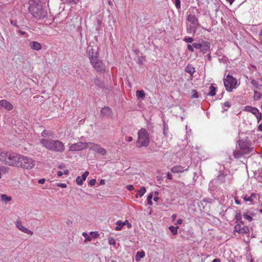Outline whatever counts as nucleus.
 Returning a JSON list of instances; mask_svg holds the SVG:
<instances>
[{"mask_svg":"<svg viewBox=\"0 0 262 262\" xmlns=\"http://www.w3.org/2000/svg\"><path fill=\"white\" fill-rule=\"evenodd\" d=\"M168 130V125L166 123L164 122V125H163V133L166 136Z\"/></svg>","mask_w":262,"mask_h":262,"instance_id":"nucleus-43","label":"nucleus"},{"mask_svg":"<svg viewBox=\"0 0 262 262\" xmlns=\"http://www.w3.org/2000/svg\"><path fill=\"white\" fill-rule=\"evenodd\" d=\"M95 183H96L95 179H92L89 182V184L91 186H94L95 184Z\"/></svg>","mask_w":262,"mask_h":262,"instance_id":"nucleus-54","label":"nucleus"},{"mask_svg":"<svg viewBox=\"0 0 262 262\" xmlns=\"http://www.w3.org/2000/svg\"><path fill=\"white\" fill-rule=\"evenodd\" d=\"M258 129L259 131L262 132V124H260L258 125Z\"/></svg>","mask_w":262,"mask_h":262,"instance_id":"nucleus-64","label":"nucleus"},{"mask_svg":"<svg viewBox=\"0 0 262 262\" xmlns=\"http://www.w3.org/2000/svg\"><path fill=\"white\" fill-rule=\"evenodd\" d=\"M192 96L191 97L192 98H197L199 97L197 91L195 90H192L191 91Z\"/></svg>","mask_w":262,"mask_h":262,"instance_id":"nucleus-41","label":"nucleus"},{"mask_svg":"<svg viewBox=\"0 0 262 262\" xmlns=\"http://www.w3.org/2000/svg\"><path fill=\"white\" fill-rule=\"evenodd\" d=\"M243 217L244 219L247 220L249 221V222H251L253 220L252 217L248 214H243Z\"/></svg>","mask_w":262,"mask_h":262,"instance_id":"nucleus-46","label":"nucleus"},{"mask_svg":"<svg viewBox=\"0 0 262 262\" xmlns=\"http://www.w3.org/2000/svg\"><path fill=\"white\" fill-rule=\"evenodd\" d=\"M189 167L188 166L187 168H185L180 165H177L173 166L171 168V171L173 173H179L182 172L184 171L188 170Z\"/></svg>","mask_w":262,"mask_h":262,"instance_id":"nucleus-18","label":"nucleus"},{"mask_svg":"<svg viewBox=\"0 0 262 262\" xmlns=\"http://www.w3.org/2000/svg\"><path fill=\"white\" fill-rule=\"evenodd\" d=\"M200 50L204 54L206 53L210 47V42L207 41H205L202 39L200 40Z\"/></svg>","mask_w":262,"mask_h":262,"instance_id":"nucleus-12","label":"nucleus"},{"mask_svg":"<svg viewBox=\"0 0 262 262\" xmlns=\"http://www.w3.org/2000/svg\"><path fill=\"white\" fill-rule=\"evenodd\" d=\"M82 235L85 237V242L90 241L92 239V237H90L86 232H83Z\"/></svg>","mask_w":262,"mask_h":262,"instance_id":"nucleus-45","label":"nucleus"},{"mask_svg":"<svg viewBox=\"0 0 262 262\" xmlns=\"http://www.w3.org/2000/svg\"><path fill=\"white\" fill-rule=\"evenodd\" d=\"M91 63L98 59V52L97 46L89 47L87 49Z\"/></svg>","mask_w":262,"mask_h":262,"instance_id":"nucleus-7","label":"nucleus"},{"mask_svg":"<svg viewBox=\"0 0 262 262\" xmlns=\"http://www.w3.org/2000/svg\"><path fill=\"white\" fill-rule=\"evenodd\" d=\"M20 154L13 152H2L0 154V160L6 165L11 166L18 167Z\"/></svg>","mask_w":262,"mask_h":262,"instance_id":"nucleus-3","label":"nucleus"},{"mask_svg":"<svg viewBox=\"0 0 262 262\" xmlns=\"http://www.w3.org/2000/svg\"><path fill=\"white\" fill-rule=\"evenodd\" d=\"M45 179H41L38 180V183L39 184H43L45 182Z\"/></svg>","mask_w":262,"mask_h":262,"instance_id":"nucleus-60","label":"nucleus"},{"mask_svg":"<svg viewBox=\"0 0 262 262\" xmlns=\"http://www.w3.org/2000/svg\"><path fill=\"white\" fill-rule=\"evenodd\" d=\"M29 11L34 17L37 19L43 18L47 15V12L43 9L39 0H30L29 1Z\"/></svg>","mask_w":262,"mask_h":262,"instance_id":"nucleus-2","label":"nucleus"},{"mask_svg":"<svg viewBox=\"0 0 262 262\" xmlns=\"http://www.w3.org/2000/svg\"><path fill=\"white\" fill-rule=\"evenodd\" d=\"M88 148L102 156H104L107 153L105 149L101 147L99 145L94 143L89 142Z\"/></svg>","mask_w":262,"mask_h":262,"instance_id":"nucleus-8","label":"nucleus"},{"mask_svg":"<svg viewBox=\"0 0 262 262\" xmlns=\"http://www.w3.org/2000/svg\"><path fill=\"white\" fill-rule=\"evenodd\" d=\"M167 177L168 179L171 180L172 179V174L170 172H167Z\"/></svg>","mask_w":262,"mask_h":262,"instance_id":"nucleus-58","label":"nucleus"},{"mask_svg":"<svg viewBox=\"0 0 262 262\" xmlns=\"http://www.w3.org/2000/svg\"><path fill=\"white\" fill-rule=\"evenodd\" d=\"M89 143L77 142L73 144L70 146L69 150L71 151H79L88 147Z\"/></svg>","mask_w":262,"mask_h":262,"instance_id":"nucleus-9","label":"nucleus"},{"mask_svg":"<svg viewBox=\"0 0 262 262\" xmlns=\"http://www.w3.org/2000/svg\"><path fill=\"white\" fill-rule=\"evenodd\" d=\"M56 186L60 187L61 188H66L67 186V185L66 184L60 183L56 184Z\"/></svg>","mask_w":262,"mask_h":262,"instance_id":"nucleus-53","label":"nucleus"},{"mask_svg":"<svg viewBox=\"0 0 262 262\" xmlns=\"http://www.w3.org/2000/svg\"><path fill=\"white\" fill-rule=\"evenodd\" d=\"M100 113L101 115L104 117H109L111 115L112 112V110L110 107L105 106L102 108Z\"/></svg>","mask_w":262,"mask_h":262,"instance_id":"nucleus-21","label":"nucleus"},{"mask_svg":"<svg viewBox=\"0 0 262 262\" xmlns=\"http://www.w3.org/2000/svg\"><path fill=\"white\" fill-rule=\"evenodd\" d=\"M116 240L113 237H110L108 238V244L111 245H116Z\"/></svg>","mask_w":262,"mask_h":262,"instance_id":"nucleus-44","label":"nucleus"},{"mask_svg":"<svg viewBox=\"0 0 262 262\" xmlns=\"http://www.w3.org/2000/svg\"><path fill=\"white\" fill-rule=\"evenodd\" d=\"M136 96L138 98L144 99L145 97V94L143 90H137L136 92Z\"/></svg>","mask_w":262,"mask_h":262,"instance_id":"nucleus-28","label":"nucleus"},{"mask_svg":"<svg viewBox=\"0 0 262 262\" xmlns=\"http://www.w3.org/2000/svg\"><path fill=\"white\" fill-rule=\"evenodd\" d=\"M251 83L255 87L258 88V83L257 81L254 79H253L251 81Z\"/></svg>","mask_w":262,"mask_h":262,"instance_id":"nucleus-51","label":"nucleus"},{"mask_svg":"<svg viewBox=\"0 0 262 262\" xmlns=\"http://www.w3.org/2000/svg\"><path fill=\"white\" fill-rule=\"evenodd\" d=\"M116 225H117L115 227V230L116 231H119L121 229V228L124 226L126 224H127V228H130L132 227V225L129 223L128 221L127 220H125L124 222H122L121 221H118L116 222Z\"/></svg>","mask_w":262,"mask_h":262,"instance_id":"nucleus-17","label":"nucleus"},{"mask_svg":"<svg viewBox=\"0 0 262 262\" xmlns=\"http://www.w3.org/2000/svg\"><path fill=\"white\" fill-rule=\"evenodd\" d=\"M209 90L210 92L208 93V95L211 96H214L215 95L216 88L214 86L211 85L209 87Z\"/></svg>","mask_w":262,"mask_h":262,"instance_id":"nucleus-32","label":"nucleus"},{"mask_svg":"<svg viewBox=\"0 0 262 262\" xmlns=\"http://www.w3.org/2000/svg\"><path fill=\"white\" fill-rule=\"evenodd\" d=\"M29 47L34 50L39 51L41 48V45L37 41H30Z\"/></svg>","mask_w":262,"mask_h":262,"instance_id":"nucleus-19","label":"nucleus"},{"mask_svg":"<svg viewBox=\"0 0 262 262\" xmlns=\"http://www.w3.org/2000/svg\"><path fill=\"white\" fill-rule=\"evenodd\" d=\"M41 135L42 137H43L44 138L50 137L52 136V133L51 131H48V130H44L41 133Z\"/></svg>","mask_w":262,"mask_h":262,"instance_id":"nucleus-31","label":"nucleus"},{"mask_svg":"<svg viewBox=\"0 0 262 262\" xmlns=\"http://www.w3.org/2000/svg\"><path fill=\"white\" fill-rule=\"evenodd\" d=\"M10 23L13 26L18 27V26L17 25V21L16 20H10Z\"/></svg>","mask_w":262,"mask_h":262,"instance_id":"nucleus-56","label":"nucleus"},{"mask_svg":"<svg viewBox=\"0 0 262 262\" xmlns=\"http://www.w3.org/2000/svg\"><path fill=\"white\" fill-rule=\"evenodd\" d=\"M126 187L129 191H131V190H133L134 189V186L132 185H127Z\"/></svg>","mask_w":262,"mask_h":262,"instance_id":"nucleus-57","label":"nucleus"},{"mask_svg":"<svg viewBox=\"0 0 262 262\" xmlns=\"http://www.w3.org/2000/svg\"><path fill=\"white\" fill-rule=\"evenodd\" d=\"M183 220L182 219H179L176 223V224L180 225L182 223Z\"/></svg>","mask_w":262,"mask_h":262,"instance_id":"nucleus-62","label":"nucleus"},{"mask_svg":"<svg viewBox=\"0 0 262 262\" xmlns=\"http://www.w3.org/2000/svg\"><path fill=\"white\" fill-rule=\"evenodd\" d=\"M90 234L92 236V237L94 238H96L99 236V234L97 232H91Z\"/></svg>","mask_w":262,"mask_h":262,"instance_id":"nucleus-48","label":"nucleus"},{"mask_svg":"<svg viewBox=\"0 0 262 262\" xmlns=\"http://www.w3.org/2000/svg\"><path fill=\"white\" fill-rule=\"evenodd\" d=\"M40 143L43 147L52 151L62 152L65 150L64 144L58 140L42 138L40 140Z\"/></svg>","mask_w":262,"mask_h":262,"instance_id":"nucleus-1","label":"nucleus"},{"mask_svg":"<svg viewBox=\"0 0 262 262\" xmlns=\"http://www.w3.org/2000/svg\"><path fill=\"white\" fill-rule=\"evenodd\" d=\"M4 108L7 111H11L13 108V105L6 100L0 101V109Z\"/></svg>","mask_w":262,"mask_h":262,"instance_id":"nucleus-14","label":"nucleus"},{"mask_svg":"<svg viewBox=\"0 0 262 262\" xmlns=\"http://www.w3.org/2000/svg\"><path fill=\"white\" fill-rule=\"evenodd\" d=\"M187 20L191 23L192 25H199L198 20L194 15L191 14H189L187 16Z\"/></svg>","mask_w":262,"mask_h":262,"instance_id":"nucleus-20","label":"nucleus"},{"mask_svg":"<svg viewBox=\"0 0 262 262\" xmlns=\"http://www.w3.org/2000/svg\"><path fill=\"white\" fill-rule=\"evenodd\" d=\"M36 161L32 158L20 155L18 167L26 169H31L34 167Z\"/></svg>","mask_w":262,"mask_h":262,"instance_id":"nucleus-4","label":"nucleus"},{"mask_svg":"<svg viewBox=\"0 0 262 262\" xmlns=\"http://www.w3.org/2000/svg\"><path fill=\"white\" fill-rule=\"evenodd\" d=\"M187 50L190 52L194 51V49H193V47L192 45H191L190 44L187 45Z\"/></svg>","mask_w":262,"mask_h":262,"instance_id":"nucleus-52","label":"nucleus"},{"mask_svg":"<svg viewBox=\"0 0 262 262\" xmlns=\"http://www.w3.org/2000/svg\"><path fill=\"white\" fill-rule=\"evenodd\" d=\"M178 228V226L174 227L173 226H170L169 227V230L172 233L173 235H175L177 233V230Z\"/></svg>","mask_w":262,"mask_h":262,"instance_id":"nucleus-35","label":"nucleus"},{"mask_svg":"<svg viewBox=\"0 0 262 262\" xmlns=\"http://www.w3.org/2000/svg\"><path fill=\"white\" fill-rule=\"evenodd\" d=\"M145 256V252L143 251H138L136 255V260H139L141 258Z\"/></svg>","mask_w":262,"mask_h":262,"instance_id":"nucleus-29","label":"nucleus"},{"mask_svg":"<svg viewBox=\"0 0 262 262\" xmlns=\"http://www.w3.org/2000/svg\"><path fill=\"white\" fill-rule=\"evenodd\" d=\"M262 97V94L256 91H254V98L256 99H260Z\"/></svg>","mask_w":262,"mask_h":262,"instance_id":"nucleus-39","label":"nucleus"},{"mask_svg":"<svg viewBox=\"0 0 262 262\" xmlns=\"http://www.w3.org/2000/svg\"><path fill=\"white\" fill-rule=\"evenodd\" d=\"M64 4H69L71 5H76L78 3L80 0H60Z\"/></svg>","mask_w":262,"mask_h":262,"instance_id":"nucleus-30","label":"nucleus"},{"mask_svg":"<svg viewBox=\"0 0 262 262\" xmlns=\"http://www.w3.org/2000/svg\"><path fill=\"white\" fill-rule=\"evenodd\" d=\"M234 231L243 234L245 233H248L249 232V230L248 227L246 226H241V225L237 224L234 227Z\"/></svg>","mask_w":262,"mask_h":262,"instance_id":"nucleus-13","label":"nucleus"},{"mask_svg":"<svg viewBox=\"0 0 262 262\" xmlns=\"http://www.w3.org/2000/svg\"><path fill=\"white\" fill-rule=\"evenodd\" d=\"M93 67L98 72H103L105 70V65L103 63L101 60H95L94 62L91 63Z\"/></svg>","mask_w":262,"mask_h":262,"instance_id":"nucleus-11","label":"nucleus"},{"mask_svg":"<svg viewBox=\"0 0 262 262\" xmlns=\"http://www.w3.org/2000/svg\"><path fill=\"white\" fill-rule=\"evenodd\" d=\"M227 177V174H224V173H222L219 175L217 178L213 180L211 183H215L217 185L221 184L222 183H224L226 182V177Z\"/></svg>","mask_w":262,"mask_h":262,"instance_id":"nucleus-15","label":"nucleus"},{"mask_svg":"<svg viewBox=\"0 0 262 262\" xmlns=\"http://www.w3.org/2000/svg\"><path fill=\"white\" fill-rule=\"evenodd\" d=\"M255 116L257 119V121L259 122V121L261 119V114L258 112V114Z\"/></svg>","mask_w":262,"mask_h":262,"instance_id":"nucleus-55","label":"nucleus"},{"mask_svg":"<svg viewBox=\"0 0 262 262\" xmlns=\"http://www.w3.org/2000/svg\"><path fill=\"white\" fill-rule=\"evenodd\" d=\"M242 219V215L241 213L240 212H236L235 217L236 222H241Z\"/></svg>","mask_w":262,"mask_h":262,"instance_id":"nucleus-34","label":"nucleus"},{"mask_svg":"<svg viewBox=\"0 0 262 262\" xmlns=\"http://www.w3.org/2000/svg\"><path fill=\"white\" fill-rule=\"evenodd\" d=\"M174 4H175L176 7L177 9H180V7H181V2H180V0H175Z\"/></svg>","mask_w":262,"mask_h":262,"instance_id":"nucleus-47","label":"nucleus"},{"mask_svg":"<svg viewBox=\"0 0 262 262\" xmlns=\"http://www.w3.org/2000/svg\"><path fill=\"white\" fill-rule=\"evenodd\" d=\"M198 25H190L187 26V32L189 34L192 33L193 35L196 33Z\"/></svg>","mask_w":262,"mask_h":262,"instance_id":"nucleus-23","label":"nucleus"},{"mask_svg":"<svg viewBox=\"0 0 262 262\" xmlns=\"http://www.w3.org/2000/svg\"><path fill=\"white\" fill-rule=\"evenodd\" d=\"M223 105H224V106L225 107H227V108H229V107H230V103H229L228 101H226V102H225L224 103V104H223Z\"/></svg>","mask_w":262,"mask_h":262,"instance_id":"nucleus-59","label":"nucleus"},{"mask_svg":"<svg viewBox=\"0 0 262 262\" xmlns=\"http://www.w3.org/2000/svg\"><path fill=\"white\" fill-rule=\"evenodd\" d=\"M12 198L10 196H7L6 194H2L1 195V200L5 202V204L10 201Z\"/></svg>","mask_w":262,"mask_h":262,"instance_id":"nucleus-25","label":"nucleus"},{"mask_svg":"<svg viewBox=\"0 0 262 262\" xmlns=\"http://www.w3.org/2000/svg\"><path fill=\"white\" fill-rule=\"evenodd\" d=\"M238 145L241 148V154L243 155L248 154L253 150V148L249 147L247 143L244 140H239Z\"/></svg>","mask_w":262,"mask_h":262,"instance_id":"nucleus-10","label":"nucleus"},{"mask_svg":"<svg viewBox=\"0 0 262 262\" xmlns=\"http://www.w3.org/2000/svg\"><path fill=\"white\" fill-rule=\"evenodd\" d=\"M183 40L186 43H192L193 41V38L190 37H185Z\"/></svg>","mask_w":262,"mask_h":262,"instance_id":"nucleus-38","label":"nucleus"},{"mask_svg":"<svg viewBox=\"0 0 262 262\" xmlns=\"http://www.w3.org/2000/svg\"><path fill=\"white\" fill-rule=\"evenodd\" d=\"M95 84L100 88H102L104 86L103 82L98 78H95L94 80Z\"/></svg>","mask_w":262,"mask_h":262,"instance_id":"nucleus-33","label":"nucleus"},{"mask_svg":"<svg viewBox=\"0 0 262 262\" xmlns=\"http://www.w3.org/2000/svg\"><path fill=\"white\" fill-rule=\"evenodd\" d=\"M76 183L78 185H81L83 184V180H82L81 177H77L76 178Z\"/></svg>","mask_w":262,"mask_h":262,"instance_id":"nucleus-42","label":"nucleus"},{"mask_svg":"<svg viewBox=\"0 0 262 262\" xmlns=\"http://www.w3.org/2000/svg\"><path fill=\"white\" fill-rule=\"evenodd\" d=\"M244 110L249 112H251L254 115H257L259 112L257 108L252 107L251 106H246L245 107Z\"/></svg>","mask_w":262,"mask_h":262,"instance_id":"nucleus-24","label":"nucleus"},{"mask_svg":"<svg viewBox=\"0 0 262 262\" xmlns=\"http://www.w3.org/2000/svg\"><path fill=\"white\" fill-rule=\"evenodd\" d=\"M185 71L192 75L195 72V70L192 65L188 64L185 69Z\"/></svg>","mask_w":262,"mask_h":262,"instance_id":"nucleus-26","label":"nucleus"},{"mask_svg":"<svg viewBox=\"0 0 262 262\" xmlns=\"http://www.w3.org/2000/svg\"><path fill=\"white\" fill-rule=\"evenodd\" d=\"M57 174L58 177H60L63 175V172H61V171H58L57 172Z\"/></svg>","mask_w":262,"mask_h":262,"instance_id":"nucleus-61","label":"nucleus"},{"mask_svg":"<svg viewBox=\"0 0 262 262\" xmlns=\"http://www.w3.org/2000/svg\"><path fill=\"white\" fill-rule=\"evenodd\" d=\"M254 176L259 182L262 183V169L256 172Z\"/></svg>","mask_w":262,"mask_h":262,"instance_id":"nucleus-27","label":"nucleus"},{"mask_svg":"<svg viewBox=\"0 0 262 262\" xmlns=\"http://www.w3.org/2000/svg\"><path fill=\"white\" fill-rule=\"evenodd\" d=\"M192 46L193 47V48H195L196 49H200V42L199 41V43L194 42L192 43Z\"/></svg>","mask_w":262,"mask_h":262,"instance_id":"nucleus-49","label":"nucleus"},{"mask_svg":"<svg viewBox=\"0 0 262 262\" xmlns=\"http://www.w3.org/2000/svg\"><path fill=\"white\" fill-rule=\"evenodd\" d=\"M212 262H221V260L219 258H215L213 259Z\"/></svg>","mask_w":262,"mask_h":262,"instance_id":"nucleus-63","label":"nucleus"},{"mask_svg":"<svg viewBox=\"0 0 262 262\" xmlns=\"http://www.w3.org/2000/svg\"><path fill=\"white\" fill-rule=\"evenodd\" d=\"M237 80L232 76L228 74L224 79V84L226 90L231 92L233 89H235L237 85Z\"/></svg>","mask_w":262,"mask_h":262,"instance_id":"nucleus-6","label":"nucleus"},{"mask_svg":"<svg viewBox=\"0 0 262 262\" xmlns=\"http://www.w3.org/2000/svg\"><path fill=\"white\" fill-rule=\"evenodd\" d=\"M8 171V168L5 166L0 167V176L2 177V173H7Z\"/></svg>","mask_w":262,"mask_h":262,"instance_id":"nucleus-37","label":"nucleus"},{"mask_svg":"<svg viewBox=\"0 0 262 262\" xmlns=\"http://www.w3.org/2000/svg\"><path fill=\"white\" fill-rule=\"evenodd\" d=\"M256 198V194L255 193H252L250 195L248 196L247 194L243 195V199L246 202H249L251 204L252 203L253 200Z\"/></svg>","mask_w":262,"mask_h":262,"instance_id":"nucleus-22","label":"nucleus"},{"mask_svg":"<svg viewBox=\"0 0 262 262\" xmlns=\"http://www.w3.org/2000/svg\"><path fill=\"white\" fill-rule=\"evenodd\" d=\"M139 193H138V195L141 197L142 196H143L145 193L146 192V188L145 187L143 186V187H141L140 190L138 191Z\"/></svg>","mask_w":262,"mask_h":262,"instance_id":"nucleus-36","label":"nucleus"},{"mask_svg":"<svg viewBox=\"0 0 262 262\" xmlns=\"http://www.w3.org/2000/svg\"><path fill=\"white\" fill-rule=\"evenodd\" d=\"M152 193H151L147 197V204L149 205H152V202L151 201V199L152 198Z\"/></svg>","mask_w":262,"mask_h":262,"instance_id":"nucleus-40","label":"nucleus"},{"mask_svg":"<svg viewBox=\"0 0 262 262\" xmlns=\"http://www.w3.org/2000/svg\"><path fill=\"white\" fill-rule=\"evenodd\" d=\"M89 172L88 171H85L82 175V177H81L82 178V180L84 181L85 180L86 177H88V176L89 175Z\"/></svg>","mask_w":262,"mask_h":262,"instance_id":"nucleus-50","label":"nucleus"},{"mask_svg":"<svg viewBox=\"0 0 262 262\" xmlns=\"http://www.w3.org/2000/svg\"><path fill=\"white\" fill-rule=\"evenodd\" d=\"M138 138L137 143L139 147H146L149 143V137L148 133L144 128H141L138 133Z\"/></svg>","mask_w":262,"mask_h":262,"instance_id":"nucleus-5","label":"nucleus"},{"mask_svg":"<svg viewBox=\"0 0 262 262\" xmlns=\"http://www.w3.org/2000/svg\"><path fill=\"white\" fill-rule=\"evenodd\" d=\"M16 226L17 228L21 231L22 232L27 233L28 234L32 235L33 234V232L30 230L27 229V228L24 227L22 225L21 222L19 221H16Z\"/></svg>","mask_w":262,"mask_h":262,"instance_id":"nucleus-16","label":"nucleus"}]
</instances>
